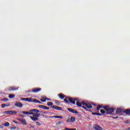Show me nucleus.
Here are the masks:
<instances>
[{
	"mask_svg": "<svg viewBox=\"0 0 130 130\" xmlns=\"http://www.w3.org/2000/svg\"><path fill=\"white\" fill-rule=\"evenodd\" d=\"M85 107L86 108H88V109H91V108H92V105H91L90 104H86Z\"/></svg>",
	"mask_w": 130,
	"mask_h": 130,
	"instance_id": "nucleus-17",
	"label": "nucleus"
},
{
	"mask_svg": "<svg viewBox=\"0 0 130 130\" xmlns=\"http://www.w3.org/2000/svg\"><path fill=\"white\" fill-rule=\"evenodd\" d=\"M87 104V103H86L85 102H81V105H84L85 106H86V105Z\"/></svg>",
	"mask_w": 130,
	"mask_h": 130,
	"instance_id": "nucleus-33",
	"label": "nucleus"
},
{
	"mask_svg": "<svg viewBox=\"0 0 130 130\" xmlns=\"http://www.w3.org/2000/svg\"><path fill=\"white\" fill-rule=\"evenodd\" d=\"M100 108H103L106 111H107V114H111L113 111H114V109L113 108H109L108 106L102 107L101 105L98 106L96 108V110L98 111L100 110Z\"/></svg>",
	"mask_w": 130,
	"mask_h": 130,
	"instance_id": "nucleus-3",
	"label": "nucleus"
},
{
	"mask_svg": "<svg viewBox=\"0 0 130 130\" xmlns=\"http://www.w3.org/2000/svg\"><path fill=\"white\" fill-rule=\"evenodd\" d=\"M58 97L60 98V99L62 100L64 98V94L63 93H60L58 94Z\"/></svg>",
	"mask_w": 130,
	"mask_h": 130,
	"instance_id": "nucleus-18",
	"label": "nucleus"
},
{
	"mask_svg": "<svg viewBox=\"0 0 130 130\" xmlns=\"http://www.w3.org/2000/svg\"><path fill=\"white\" fill-rule=\"evenodd\" d=\"M91 114L92 115H98L100 116H101V115H102V114H100L99 113H96V112H92V113H91Z\"/></svg>",
	"mask_w": 130,
	"mask_h": 130,
	"instance_id": "nucleus-20",
	"label": "nucleus"
},
{
	"mask_svg": "<svg viewBox=\"0 0 130 130\" xmlns=\"http://www.w3.org/2000/svg\"><path fill=\"white\" fill-rule=\"evenodd\" d=\"M126 123L128 124V123H129L128 122V121H126Z\"/></svg>",
	"mask_w": 130,
	"mask_h": 130,
	"instance_id": "nucleus-41",
	"label": "nucleus"
},
{
	"mask_svg": "<svg viewBox=\"0 0 130 130\" xmlns=\"http://www.w3.org/2000/svg\"><path fill=\"white\" fill-rule=\"evenodd\" d=\"M40 101L42 102H45L46 101V99H40Z\"/></svg>",
	"mask_w": 130,
	"mask_h": 130,
	"instance_id": "nucleus-29",
	"label": "nucleus"
},
{
	"mask_svg": "<svg viewBox=\"0 0 130 130\" xmlns=\"http://www.w3.org/2000/svg\"><path fill=\"white\" fill-rule=\"evenodd\" d=\"M9 98L10 99H13V98H15V94H10L9 95Z\"/></svg>",
	"mask_w": 130,
	"mask_h": 130,
	"instance_id": "nucleus-24",
	"label": "nucleus"
},
{
	"mask_svg": "<svg viewBox=\"0 0 130 130\" xmlns=\"http://www.w3.org/2000/svg\"><path fill=\"white\" fill-rule=\"evenodd\" d=\"M39 112V110L36 109H33L31 110H30L28 111H23L22 113L23 114H27L29 115H32V116H30V118L33 121H37L39 119L38 117L40 116V114L38 113Z\"/></svg>",
	"mask_w": 130,
	"mask_h": 130,
	"instance_id": "nucleus-1",
	"label": "nucleus"
},
{
	"mask_svg": "<svg viewBox=\"0 0 130 130\" xmlns=\"http://www.w3.org/2000/svg\"><path fill=\"white\" fill-rule=\"evenodd\" d=\"M61 123H62V121H59L57 122L58 125H61Z\"/></svg>",
	"mask_w": 130,
	"mask_h": 130,
	"instance_id": "nucleus-27",
	"label": "nucleus"
},
{
	"mask_svg": "<svg viewBox=\"0 0 130 130\" xmlns=\"http://www.w3.org/2000/svg\"><path fill=\"white\" fill-rule=\"evenodd\" d=\"M101 112L102 113V114H104L106 113L104 110H101Z\"/></svg>",
	"mask_w": 130,
	"mask_h": 130,
	"instance_id": "nucleus-32",
	"label": "nucleus"
},
{
	"mask_svg": "<svg viewBox=\"0 0 130 130\" xmlns=\"http://www.w3.org/2000/svg\"><path fill=\"white\" fill-rule=\"evenodd\" d=\"M121 112H123V109L122 108H118L116 111V113H121Z\"/></svg>",
	"mask_w": 130,
	"mask_h": 130,
	"instance_id": "nucleus-16",
	"label": "nucleus"
},
{
	"mask_svg": "<svg viewBox=\"0 0 130 130\" xmlns=\"http://www.w3.org/2000/svg\"><path fill=\"white\" fill-rule=\"evenodd\" d=\"M42 89L41 88H35L31 89V92L32 93H38V92H40Z\"/></svg>",
	"mask_w": 130,
	"mask_h": 130,
	"instance_id": "nucleus-8",
	"label": "nucleus"
},
{
	"mask_svg": "<svg viewBox=\"0 0 130 130\" xmlns=\"http://www.w3.org/2000/svg\"><path fill=\"white\" fill-rule=\"evenodd\" d=\"M3 113L4 114H11L12 115H15V114H17V112L15 111H7L3 112Z\"/></svg>",
	"mask_w": 130,
	"mask_h": 130,
	"instance_id": "nucleus-5",
	"label": "nucleus"
},
{
	"mask_svg": "<svg viewBox=\"0 0 130 130\" xmlns=\"http://www.w3.org/2000/svg\"><path fill=\"white\" fill-rule=\"evenodd\" d=\"M67 123H71V122L72 123H73V122H76V118L74 117H71L70 119L69 118L67 119Z\"/></svg>",
	"mask_w": 130,
	"mask_h": 130,
	"instance_id": "nucleus-6",
	"label": "nucleus"
},
{
	"mask_svg": "<svg viewBox=\"0 0 130 130\" xmlns=\"http://www.w3.org/2000/svg\"><path fill=\"white\" fill-rule=\"evenodd\" d=\"M33 102L34 103H40V104H41V103H41V102L37 100V99H33Z\"/></svg>",
	"mask_w": 130,
	"mask_h": 130,
	"instance_id": "nucleus-22",
	"label": "nucleus"
},
{
	"mask_svg": "<svg viewBox=\"0 0 130 130\" xmlns=\"http://www.w3.org/2000/svg\"><path fill=\"white\" fill-rule=\"evenodd\" d=\"M47 105H48V106H51V107H52V105H53V103L50 102H48Z\"/></svg>",
	"mask_w": 130,
	"mask_h": 130,
	"instance_id": "nucleus-23",
	"label": "nucleus"
},
{
	"mask_svg": "<svg viewBox=\"0 0 130 130\" xmlns=\"http://www.w3.org/2000/svg\"><path fill=\"white\" fill-rule=\"evenodd\" d=\"M15 106L16 107L22 108V107H23V104L21 103L20 102H16L15 104Z\"/></svg>",
	"mask_w": 130,
	"mask_h": 130,
	"instance_id": "nucleus-9",
	"label": "nucleus"
},
{
	"mask_svg": "<svg viewBox=\"0 0 130 130\" xmlns=\"http://www.w3.org/2000/svg\"><path fill=\"white\" fill-rule=\"evenodd\" d=\"M5 126H9L10 125V123L7 122L4 124Z\"/></svg>",
	"mask_w": 130,
	"mask_h": 130,
	"instance_id": "nucleus-28",
	"label": "nucleus"
},
{
	"mask_svg": "<svg viewBox=\"0 0 130 130\" xmlns=\"http://www.w3.org/2000/svg\"><path fill=\"white\" fill-rule=\"evenodd\" d=\"M93 127L95 130H102V127H101V126H99L98 124H95L93 126Z\"/></svg>",
	"mask_w": 130,
	"mask_h": 130,
	"instance_id": "nucleus-13",
	"label": "nucleus"
},
{
	"mask_svg": "<svg viewBox=\"0 0 130 130\" xmlns=\"http://www.w3.org/2000/svg\"><path fill=\"white\" fill-rule=\"evenodd\" d=\"M65 129L67 130H77L76 128H65Z\"/></svg>",
	"mask_w": 130,
	"mask_h": 130,
	"instance_id": "nucleus-31",
	"label": "nucleus"
},
{
	"mask_svg": "<svg viewBox=\"0 0 130 130\" xmlns=\"http://www.w3.org/2000/svg\"><path fill=\"white\" fill-rule=\"evenodd\" d=\"M82 108H83L84 109H85V110H87V108L86 107L82 106Z\"/></svg>",
	"mask_w": 130,
	"mask_h": 130,
	"instance_id": "nucleus-36",
	"label": "nucleus"
},
{
	"mask_svg": "<svg viewBox=\"0 0 130 130\" xmlns=\"http://www.w3.org/2000/svg\"><path fill=\"white\" fill-rule=\"evenodd\" d=\"M39 107L40 108H41L42 109H44L45 110V106H43V105H39Z\"/></svg>",
	"mask_w": 130,
	"mask_h": 130,
	"instance_id": "nucleus-25",
	"label": "nucleus"
},
{
	"mask_svg": "<svg viewBox=\"0 0 130 130\" xmlns=\"http://www.w3.org/2000/svg\"><path fill=\"white\" fill-rule=\"evenodd\" d=\"M36 124H37V125H39V126H40V125H41V123H40V122H37Z\"/></svg>",
	"mask_w": 130,
	"mask_h": 130,
	"instance_id": "nucleus-34",
	"label": "nucleus"
},
{
	"mask_svg": "<svg viewBox=\"0 0 130 130\" xmlns=\"http://www.w3.org/2000/svg\"><path fill=\"white\" fill-rule=\"evenodd\" d=\"M52 108L53 109H55L56 110H62V108L61 107L57 106H52Z\"/></svg>",
	"mask_w": 130,
	"mask_h": 130,
	"instance_id": "nucleus-12",
	"label": "nucleus"
},
{
	"mask_svg": "<svg viewBox=\"0 0 130 130\" xmlns=\"http://www.w3.org/2000/svg\"><path fill=\"white\" fill-rule=\"evenodd\" d=\"M123 113L128 115V116H130V109H127L123 111Z\"/></svg>",
	"mask_w": 130,
	"mask_h": 130,
	"instance_id": "nucleus-14",
	"label": "nucleus"
},
{
	"mask_svg": "<svg viewBox=\"0 0 130 130\" xmlns=\"http://www.w3.org/2000/svg\"><path fill=\"white\" fill-rule=\"evenodd\" d=\"M68 110L70 112H71V113H74V114H78V113H79V112L75 109L68 108Z\"/></svg>",
	"mask_w": 130,
	"mask_h": 130,
	"instance_id": "nucleus-11",
	"label": "nucleus"
},
{
	"mask_svg": "<svg viewBox=\"0 0 130 130\" xmlns=\"http://www.w3.org/2000/svg\"><path fill=\"white\" fill-rule=\"evenodd\" d=\"M6 105H9V103H7V104H5Z\"/></svg>",
	"mask_w": 130,
	"mask_h": 130,
	"instance_id": "nucleus-43",
	"label": "nucleus"
},
{
	"mask_svg": "<svg viewBox=\"0 0 130 130\" xmlns=\"http://www.w3.org/2000/svg\"><path fill=\"white\" fill-rule=\"evenodd\" d=\"M8 100L9 99H8L7 98H4L2 99V101H4L5 102H7V101H8Z\"/></svg>",
	"mask_w": 130,
	"mask_h": 130,
	"instance_id": "nucleus-26",
	"label": "nucleus"
},
{
	"mask_svg": "<svg viewBox=\"0 0 130 130\" xmlns=\"http://www.w3.org/2000/svg\"><path fill=\"white\" fill-rule=\"evenodd\" d=\"M42 113V116L43 117H45L46 118H62V117L60 116H50L51 114H53L52 112H40Z\"/></svg>",
	"mask_w": 130,
	"mask_h": 130,
	"instance_id": "nucleus-2",
	"label": "nucleus"
},
{
	"mask_svg": "<svg viewBox=\"0 0 130 130\" xmlns=\"http://www.w3.org/2000/svg\"><path fill=\"white\" fill-rule=\"evenodd\" d=\"M10 105H11V104H10V103H8V105H6V104H4L1 105V107L2 108H5V107H8L10 106Z\"/></svg>",
	"mask_w": 130,
	"mask_h": 130,
	"instance_id": "nucleus-19",
	"label": "nucleus"
},
{
	"mask_svg": "<svg viewBox=\"0 0 130 130\" xmlns=\"http://www.w3.org/2000/svg\"><path fill=\"white\" fill-rule=\"evenodd\" d=\"M13 122H14V123H16V124H18V122H16V121H13Z\"/></svg>",
	"mask_w": 130,
	"mask_h": 130,
	"instance_id": "nucleus-38",
	"label": "nucleus"
},
{
	"mask_svg": "<svg viewBox=\"0 0 130 130\" xmlns=\"http://www.w3.org/2000/svg\"><path fill=\"white\" fill-rule=\"evenodd\" d=\"M19 117H24V116H23V115H22V114H20V115H19Z\"/></svg>",
	"mask_w": 130,
	"mask_h": 130,
	"instance_id": "nucleus-37",
	"label": "nucleus"
},
{
	"mask_svg": "<svg viewBox=\"0 0 130 130\" xmlns=\"http://www.w3.org/2000/svg\"><path fill=\"white\" fill-rule=\"evenodd\" d=\"M19 87H16L15 86H11L9 87L8 90L9 91H17V90H18Z\"/></svg>",
	"mask_w": 130,
	"mask_h": 130,
	"instance_id": "nucleus-10",
	"label": "nucleus"
},
{
	"mask_svg": "<svg viewBox=\"0 0 130 130\" xmlns=\"http://www.w3.org/2000/svg\"><path fill=\"white\" fill-rule=\"evenodd\" d=\"M63 101L67 104H69V102H70V103H72V104L75 105V104H76V101H78V99L73 98L67 97V98H65L63 100Z\"/></svg>",
	"mask_w": 130,
	"mask_h": 130,
	"instance_id": "nucleus-4",
	"label": "nucleus"
},
{
	"mask_svg": "<svg viewBox=\"0 0 130 130\" xmlns=\"http://www.w3.org/2000/svg\"><path fill=\"white\" fill-rule=\"evenodd\" d=\"M127 130H130V127L128 128Z\"/></svg>",
	"mask_w": 130,
	"mask_h": 130,
	"instance_id": "nucleus-44",
	"label": "nucleus"
},
{
	"mask_svg": "<svg viewBox=\"0 0 130 130\" xmlns=\"http://www.w3.org/2000/svg\"><path fill=\"white\" fill-rule=\"evenodd\" d=\"M55 103L56 104H57V105H60V103H59V101H55Z\"/></svg>",
	"mask_w": 130,
	"mask_h": 130,
	"instance_id": "nucleus-30",
	"label": "nucleus"
},
{
	"mask_svg": "<svg viewBox=\"0 0 130 130\" xmlns=\"http://www.w3.org/2000/svg\"><path fill=\"white\" fill-rule=\"evenodd\" d=\"M113 118H114V119L118 118V117H113Z\"/></svg>",
	"mask_w": 130,
	"mask_h": 130,
	"instance_id": "nucleus-39",
	"label": "nucleus"
},
{
	"mask_svg": "<svg viewBox=\"0 0 130 130\" xmlns=\"http://www.w3.org/2000/svg\"><path fill=\"white\" fill-rule=\"evenodd\" d=\"M92 105H95L94 104H92Z\"/></svg>",
	"mask_w": 130,
	"mask_h": 130,
	"instance_id": "nucleus-45",
	"label": "nucleus"
},
{
	"mask_svg": "<svg viewBox=\"0 0 130 130\" xmlns=\"http://www.w3.org/2000/svg\"><path fill=\"white\" fill-rule=\"evenodd\" d=\"M49 110V108L48 107L45 106V110Z\"/></svg>",
	"mask_w": 130,
	"mask_h": 130,
	"instance_id": "nucleus-35",
	"label": "nucleus"
},
{
	"mask_svg": "<svg viewBox=\"0 0 130 130\" xmlns=\"http://www.w3.org/2000/svg\"><path fill=\"white\" fill-rule=\"evenodd\" d=\"M46 100L50 101L51 100L50 99H48V98H46Z\"/></svg>",
	"mask_w": 130,
	"mask_h": 130,
	"instance_id": "nucleus-40",
	"label": "nucleus"
},
{
	"mask_svg": "<svg viewBox=\"0 0 130 130\" xmlns=\"http://www.w3.org/2000/svg\"><path fill=\"white\" fill-rule=\"evenodd\" d=\"M20 100L25 101V102H33V99L31 98H21Z\"/></svg>",
	"mask_w": 130,
	"mask_h": 130,
	"instance_id": "nucleus-7",
	"label": "nucleus"
},
{
	"mask_svg": "<svg viewBox=\"0 0 130 130\" xmlns=\"http://www.w3.org/2000/svg\"><path fill=\"white\" fill-rule=\"evenodd\" d=\"M18 120L20 121V122H22L24 125H27V123L26 122V120H25V119H18Z\"/></svg>",
	"mask_w": 130,
	"mask_h": 130,
	"instance_id": "nucleus-15",
	"label": "nucleus"
},
{
	"mask_svg": "<svg viewBox=\"0 0 130 130\" xmlns=\"http://www.w3.org/2000/svg\"><path fill=\"white\" fill-rule=\"evenodd\" d=\"M76 105L78 107H82V103L77 101L76 102Z\"/></svg>",
	"mask_w": 130,
	"mask_h": 130,
	"instance_id": "nucleus-21",
	"label": "nucleus"
},
{
	"mask_svg": "<svg viewBox=\"0 0 130 130\" xmlns=\"http://www.w3.org/2000/svg\"><path fill=\"white\" fill-rule=\"evenodd\" d=\"M28 93H31V91H28Z\"/></svg>",
	"mask_w": 130,
	"mask_h": 130,
	"instance_id": "nucleus-42",
	"label": "nucleus"
}]
</instances>
